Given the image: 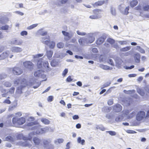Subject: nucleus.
I'll use <instances>...</instances> for the list:
<instances>
[{"label": "nucleus", "instance_id": "f257e3e1", "mask_svg": "<svg viewBox=\"0 0 149 149\" xmlns=\"http://www.w3.org/2000/svg\"><path fill=\"white\" fill-rule=\"evenodd\" d=\"M26 122L25 118L23 117L17 118L15 117L12 118V123L14 126L18 127L24 124Z\"/></svg>", "mask_w": 149, "mask_h": 149}, {"label": "nucleus", "instance_id": "f03ea898", "mask_svg": "<svg viewBox=\"0 0 149 149\" xmlns=\"http://www.w3.org/2000/svg\"><path fill=\"white\" fill-rule=\"evenodd\" d=\"M10 71L12 70L13 73L16 75H19L21 74L23 71L20 68L17 67H14L10 69Z\"/></svg>", "mask_w": 149, "mask_h": 149}, {"label": "nucleus", "instance_id": "7ed1b4c3", "mask_svg": "<svg viewBox=\"0 0 149 149\" xmlns=\"http://www.w3.org/2000/svg\"><path fill=\"white\" fill-rule=\"evenodd\" d=\"M24 67L30 71H32L34 68V64L30 61H26L23 63Z\"/></svg>", "mask_w": 149, "mask_h": 149}, {"label": "nucleus", "instance_id": "20e7f679", "mask_svg": "<svg viewBox=\"0 0 149 149\" xmlns=\"http://www.w3.org/2000/svg\"><path fill=\"white\" fill-rule=\"evenodd\" d=\"M146 118L145 113L143 111H140L137 113L136 118L137 120L140 121Z\"/></svg>", "mask_w": 149, "mask_h": 149}, {"label": "nucleus", "instance_id": "39448f33", "mask_svg": "<svg viewBox=\"0 0 149 149\" xmlns=\"http://www.w3.org/2000/svg\"><path fill=\"white\" fill-rule=\"evenodd\" d=\"M102 11L100 9H96L94 11V19H97L100 18L101 16Z\"/></svg>", "mask_w": 149, "mask_h": 149}, {"label": "nucleus", "instance_id": "423d86ee", "mask_svg": "<svg viewBox=\"0 0 149 149\" xmlns=\"http://www.w3.org/2000/svg\"><path fill=\"white\" fill-rule=\"evenodd\" d=\"M113 109L116 112H118L122 110V107L119 104H116L113 106Z\"/></svg>", "mask_w": 149, "mask_h": 149}, {"label": "nucleus", "instance_id": "0eeeda50", "mask_svg": "<svg viewBox=\"0 0 149 149\" xmlns=\"http://www.w3.org/2000/svg\"><path fill=\"white\" fill-rule=\"evenodd\" d=\"M106 38V37L105 36H102L100 37L96 41V44L98 45L102 44Z\"/></svg>", "mask_w": 149, "mask_h": 149}, {"label": "nucleus", "instance_id": "6e6552de", "mask_svg": "<svg viewBox=\"0 0 149 149\" xmlns=\"http://www.w3.org/2000/svg\"><path fill=\"white\" fill-rule=\"evenodd\" d=\"M47 132V130L45 128H38L36 131L37 134H42L45 133Z\"/></svg>", "mask_w": 149, "mask_h": 149}, {"label": "nucleus", "instance_id": "1a4fd4ad", "mask_svg": "<svg viewBox=\"0 0 149 149\" xmlns=\"http://www.w3.org/2000/svg\"><path fill=\"white\" fill-rule=\"evenodd\" d=\"M141 56L139 53L135 54L134 56V58L136 62L139 63L140 62Z\"/></svg>", "mask_w": 149, "mask_h": 149}, {"label": "nucleus", "instance_id": "9d476101", "mask_svg": "<svg viewBox=\"0 0 149 149\" xmlns=\"http://www.w3.org/2000/svg\"><path fill=\"white\" fill-rule=\"evenodd\" d=\"M62 32L63 35L67 37L66 38H64L65 40H68L71 37L70 36V34L68 32H66L64 31H62Z\"/></svg>", "mask_w": 149, "mask_h": 149}, {"label": "nucleus", "instance_id": "9b49d317", "mask_svg": "<svg viewBox=\"0 0 149 149\" xmlns=\"http://www.w3.org/2000/svg\"><path fill=\"white\" fill-rule=\"evenodd\" d=\"M8 54L7 52H3L0 55V60L4 59L8 57Z\"/></svg>", "mask_w": 149, "mask_h": 149}, {"label": "nucleus", "instance_id": "f8f14e48", "mask_svg": "<svg viewBox=\"0 0 149 149\" xmlns=\"http://www.w3.org/2000/svg\"><path fill=\"white\" fill-rule=\"evenodd\" d=\"M44 67L46 68V71H49L51 70V69L49 66V64L48 61H45L43 63Z\"/></svg>", "mask_w": 149, "mask_h": 149}, {"label": "nucleus", "instance_id": "ddd939ff", "mask_svg": "<svg viewBox=\"0 0 149 149\" xmlns=\"http://www.w3.org/2000/svg\"><path fill=\"white\" fill-rule=\"evenodd\" d=\"M22 49L19 47H14L12 48V51L14 52H19L22 51Z\"/></svg>", "mask_w": 149, "mask_h": 149}, {"label": "nucleus", "instance_id": "4468645a", "mask_svg": "<svg viewBox=\"0 0 149 149\" xmlns=\"http://www.w3.org/2000/svg\"><path fill=\"white\" fill-rule=\"evenodd\" d=\"M33 141L36 145H39L41 141L40 139L36 137L33 138Z\"/></svg>", "mask_w": 149, "mask_h": 149}, {"label": "nucleus", "instance_id": "2eb2a0df", "mask_svg": "<svg viewBox=\"0 0 149 149\" xmlns=\"http://www.w3.org/2000/svg\"><path fill=\"white\" fill-rule=\"evenodd\" d=\"M53 54V52L51 50L47 51L46 52V55L49 59H50Z\"/></svg>", "mask_w": 149, "mask_h": 149}, {"label": "nucleus", "instance_id": "dca6fc26", "mask_svg": "<svg viewBox=\"0 0 149 149\" xmlns=\"http://www.w3.org/2000/svg\"><path fill=\"white\" fill-rule=\"evenodd\" d=\"M21 84H22L21 87V89L27 86V84L26 79H23L21 82Z\"/></svg>", "mask_w": 149, "mask_h": 149}, {"label": "nucleus", "instance_id": "f3484780", "mask_svg": "<svg viewBox=\"0 0 149 149\" xmlns=\"http://www.w3.org/2000/svg\"><path fill=\"white\" fill-rule=\"evenodd\" d=\"M41 121L45 125H48L50 123V121L48 119L45 118H42Z\"/></svg>", "mask_w": 149, "mask_h": 149}, {"label": "nucleus", "instance_id": "a211bd4d", "mask_svg": "<svg viewBox=\"0 0 149 149\" xmlns=\"http://www.w3.org/2000/svg\"><path fill=\"white\" fill-rule=\"evenodd\" d=\"M104 3V0L99 1L95 3V5L96 6H101Z\"/></svg>", "mask_w": 149, "mask_h": 149}, {"label": "nucleus", "instance_id": "6ab92c4d", "mask_svg": "<svg viewBox=\"0 0 149 149\" xmlns=\"http://www.w3.org/2000/svg\"><path fill=\"white\" fill-rule=\"evenodd\" d=\"M138 1L136 0H133L130 2V6L132 7H134L138 4Z\"/></svg>", "mask_w": 149, "mask_h": 149}, {"label": "nucleus", "instance_id": "aec40b11", "mask_svg": "<svg viewBox=\"0 0 149 149\" xmlns=\"http://www.w3.org/2000/svg\"><path fill=\"white\" fill-rule=\"evenodd\" d=\"M43 64L42 59H41L39 60L37 63V66L38 68H40L42 67V65Z\"/></svg>", "mask_w": 149, "mask_h": 149}, {"label": "nucleus", "instance_id": "412c9836", "mask_svg": "<svg viewBox=\"0 0 149 149\" xmlns=\"http://www.w3.org/2000/svg\"><path fill=\"white\" fill-rule=\"evenodd\" d=\"M22 43V40H15L13 42V44L17 45H21Z\"/></svg>", "mask_w": 149, "mask_h": 149}, {"label": "nucleus", "instance_id": "4be33fe9", "mask_svg": "<svg viewBox=\"0 0 149 149\" xmlns=\"http://www.w3.org/2000/svg\"><path fill=\"white\" fill-rule=\"evenodd\" d=\"M86 41V40L85 39L83 38H81L79 40V42L80 45H84Z\"/></svg>", "mask_w": 149, "mask_h": 149}, {"label": "nucleus", "instance_id": "5701e85b", "mask_svg": "<svg viewBox=\"0 0 149 149\" xmlns=\"http://www.w3.org/2000/svg\"><path fill=\"white\" fill-rule=\"evenodd\" d=\"M41 74V71L40 70H39L35 71L34 73V75L36 77H39L40 76Z\"/></svg>", "mask_w": 149, "mask_h": 149}, {"label": "nucleus", "instance_id": "b1692460", "mask_svg": "<svg viewBox=\"0 0 149 149\" xmlns=\"http://www.w3.org/2000/svg\"><path fill=\"white\" fill-rule=\"evenodd\" d=\"M77 141L78 143H81L82 145H84L85 143V140L84 139L81 140V137H79L77 139Z\"/></svg>", "mask_w": 149, "mask_h": 149}, {"label": "nucleus", "instance_id": "393cba45", "mask_svg": "<svg viewBox=\"0 0 149 149\" xmlns=\"http://www.w3.org/2000/svg\"><path fill=\"white\" fill-rule=\"evenodd\" d=\"M107 42L111 44L112 45L115 42V40L112 38H109L107 39Z\"/></svg>", "mask_w": 149, "mask_h": 149}, {"label": "nucleus", "instance_id": "a878e982", "mask_svg": "<svg viewBox=\"0 0 149 149\" xmlns=\"http://www.w3.org/2000/svg\"><path fill=\"white\" fill-rule=\"evenodd\" d=\"M137 93L141 96H143L145 94L143 91L141 89L138 88L137 90Z\"/></svg>", "mask_w": 149, "mask_h": 149}, {"label": "nucleus", "instance_id": "bb28decb", "mask_svg": "<svg viewBox=\"0 0 149 149\" xmlns=\"http://www.w3.org/2000/svg\"><path fill=\"white\" fill-rule=\"evenodd\" d=\"M130 48V47L127 46L121 49L120 50L121 52H126L129 50Z\"/></svg>", "mask_w": 149, "mask_h": 149}, {"label": "nucleus", "instance_id": "cd10ccee", "mask_svg": "<svg viewBox=\"0 0 149 149\" xmlns=\"http://www.w3.org/2000/svg\"><path fill=\"white\" fill-rule=\"evenodd\" d=\"M57 46L58 48H62L64 46V44L62 42H59L57 44Z\"/></svg>", "mask_w": 149, "mask_h": 149}, {"label": "nucleus", "instance_id": "c85d7f7f", "mask_svg": "<svg viewBox=\"0 0 149 149\" xmlns=\"http://www.w3.org/2000/svg\"><path fill=\"white\" fill-rule=\"evenodd\" d=\"M38 25V24H33L28 26L27 27V29L28 30L32 29H33L34 28H35V27H36Z\"/></svg>", "mask_w": 149, "mask_h": 149}, {"label": "nucleus", "instance_id": "c756f323", "mask_svg": "<svg viewBox=\"0 0 149 149\" xmlns=\"http://www.w3.org/2000/svg\"><path fill=\"white\" fill-rule=\"evenodd\" d=\"M50 64L52 67H55L57 65V62L54 60H53L51 61Z\"/></svg>", "mask_w": 149, "mask_h": 149}, {"label": "nucleus", "instance_id": "7c9ffc66", "mask_svg": "<svg viewBox=\"0 0 149 149\" xmlns=\"http://www.w3.org/2000/svg\"><path fill=\"white\" fill-rule=\"evenodd\" d=\"M49 45V47L50 48L53 49L55 47V43L53 41H51Z\"/></svg>", "mask_w": 149, "mask_h": 149}, {"label": "nucleus", "instance_id": "2f4dec72", "mask_svg": "<svg viewBox=\"0 0 149 149\" xmlns=\"http://www.w3.org/2000/svg\"><path fill=\"white\" fill-rule=\"evenodd\" d=\"M118 42L121 45H126L127 44V41L126 40L120 41Z\"/></svg>", "mask_w": 149, "mask_h": 149}, {"label": "nucleus", "instance_id": "473e14b6", "mask_svg": "<svg viewBox=\"0 0 149 149\" xmlns=\"http://www.w3.org/2000/svg\"><path fill=\"white\" fill-rule=\"evenodd\" d=\"M15 7L17 8H22L23 7V4L22 3L16 4L15 5Z\"/></svg>", "mask_w": 149, "mask_h": 149}, {"label": "nucleus", "instance_id": "72a5a7b5", "mask_svg": "<svg viewBox=\"0 0 149 149\" xmlns=\"http://www.w3.org/2000/svg\"><path fill=\"white\" fill-rule=\"evenodd\" d=\"M4 85L5 86L8 87H10L11 86V84L9 82H6L4 84Z\"/></svg>", "mask_w": 149, "mask_h": 149}, {"label": "nucleus", "instance_id": "f704fd0d", "mask_svg": "<svg viewBox=\"0 0 149 149\" xmlns=\"http://www.w3.org/2000/svg\"><path fill=\"white\" fill-rule=\"evenodd\" d=\"M9 26L8 25H6L5 26H2L1 27V29L2 30H8L9 28Z\"/></svg>", "mask_w": 149, "mask_h": 149}, {"label": "nucleus", "instance_id": "c9c22d12", "mask_svg": "<svg viewBox=\"0 0 149 149\" xmlns=\"http://www.w3.org/2000/svg\"><path fill=\"white\" fill-rule=\"evenodd\" d=\"M143 10L148 11L149 10V5H146L144 6L143 8Z\"/></svg>", "mask_w": 149, "mask_h": 149}, {"label": "nucleus", "instance_id": "e433bc0d", "mask_svg": "<svg viewBox=\"0 0 149 149\" xmlns=\"http://www.w3.org/2000/svg\"><path fill=\"white\" fill-rule=\"evenodd\" d=\"M111 13L113 15H115L116 14V11L115 8H111Z\"/></svg>", "mask_w": 149, "mask_h": 149}, {"label": "nucleus", "instance_id": "4c0bfd02", "mask_svg": "<svg viewBox=\"0 0 149 149\" xmlns=\"http://www.w3.org/2000/svg\"><path fill=\"white\" fill-rule=\"evenodd\" d=\"M136 114V113L135 112L133 111L132 112L128 117V118H130L133 117Z\"/></svg>", "mask_w": 149, "mask_h": 149}, {"label": "nucleus", "instance_id": "58836bf2", "mask_svg": "<svg viewBox=\"0 0 149 149\" xmlns=\"http://www.w3.org/2000/svg\"><path fill=\"white\" fill-rule=\"evenodd\" d=\"M15 88L14 87H12L9 89V92L10 94H13L14 93Z\"/></svg>", "mask_w": 149, "mask_h": 149}, {"label": "nucleus", "instance_id": "ea45409f", "mask_svg": "<svg viewBox=\"0 0 149 149\" xmlns=\"http://www.w3.org/2000/svg\"><path fill=\"white\" fill-rule=\"evenodd\" d=\"M129 10V7L128 6L126 8L124 11V14L125 15H127L129 13L128 11Z\"/></svg>", "mask_w": 149, "mask_h": 149}, {"label": "nucleus", "instance_id": "a19ab883", "mask_svg": "<svg viewBox=\"0 0 149 149\" xmlns=\"http://www.w3.org/2000/svg\"><path fill=\"white\" fill-rule=\"evenodd\" d=\"M72 79L70 76H69L66 79V81L68 82H70L72 81Z\"/></svg>", "mask_w": 149, "mask_h": 149}, {"label": "nucleus", "instance_id": "79ce46f5", "mask_svg": "<svg viewBox=\"0 0 149 149\" xmlns=\"http://www.w3.org/2000/svg\"><path fill=\"white\" fill-rule=\"evenodd\" d=\"M27 34V32L25 31H22L20 33V34L22 36H26Z\"/></svg>", "mask_w": 149, "mask_h": 149}, {"label": "nucleus", "instance_id": "37998d69", "mask_svg": "<svg viewBox=\"0 0 149 149\" xmlns=\"http://www.w3.org/2000/svg\"><path fill=\"white\" fill-rule=\"evenodd\" d=\"M68 69H65L63 72L62 75L63 76H65L66 75V74L68 73Z\"/></svg>", "mask_w": 149, "mask_h": 149}, {"label": "nucleus", "instance_id": "c03bdc74", "mask_svg": "<svg viewBox=\"0 0 149 149\" xmlns=\"http://www.w3.org/2000/svg\"><path fill=\"white\" fill-rule=\"evenodd\" d=\"M77 34L80 36H84L86 34V33L84 32H81L79 31H77Z\"/></svg>", "mask_w": 149, "mask_h": 149}, {"label": "nucleus", "instance_id": "a18cd8bd", "mask_svg": "<svg viewBox=\"0 0 149 149\" xmlns=\"http://www.w3.org/2000/svg\"><path fill=\"white\" fill-rule=\"evenodd\" d=\"M113 99H110L108 101V104L109 105H111L113 104Z\"/></svg>", "mask_w": 149, "mask_h": 149}, {"label": "nucleus", "instance_id": "49530a36", "mask_svg": "<svg viewBox=\"0 0 149 149\" xmlns=\"http://www.w3.org/2000/svg\"><path fill=\"white\" fill-rule=\"evenodd\" d=\"M20 81V79H17L14 81V84H15L18 85L19 84Z\"/></svg>", "mask_w": 149, "mask_h": 149}, {"label": "nucleus", "instance_id": "de8ad7c7", "mask_svg": "<svg viewBox=\"0 0 149 149\" xmlns=\"http://www.w3.org/2000/svg\"><path fill=\"white\" fill-rule=\"evenodd\" d=\"M108 132L110 135L111 136L115 135L116 134V132L114 131H108Z\"/></svg>", "mask_w": 149, "mask_h": 149}, {"label": "nucleus", "instance_id": "09e8293b", "mask_svg": "<svg viewBox=\"0 0 149 149\" xmlns=\"http://www.w3.org/2000/svg\"><path fill=\"white\" fill-rule=\"evenodd\" d=\"M6 140L8 141H10L12 140V138L11 136H8L6 138Z\"/></svg>", "mask_w": 149, "mask_h": 149}, {"label": "nucleus", "instance_id": "8fccbe9b", "mask_svg": "<svg viewBox=\"0 0 149 149\" xmlns=\"http://www.w3.org/2000/svg\"><path fill=\"white\" fill-rule=\"evenodd\" d=\"M47 33V31H41L40 33V34L42 36H45L46 35Z\"/></svg>", "mask_w": 149, "mask_h": 149}, {"label": "nucleus", "instance_id": "3c124183", "mask_svg": "<svg viewBox=\"0 0 149 149\" xmlns=\"http://www.w3.org/2000/svg\"><path fill=\"white\" fill-rule=\"evenodd\" d=\"M123 92L127 94H131L132 93V91L131 90L126 91V90H124Z\"/></svg>", "mask_w": 149, "mask_h": 149}, {"label": "nucleus", "instance_id": "603ef678", "mask_svg": "<svg viewBox=\"0 0 149 149\" xmlns=\"http://www.w3.org/2000/svg\"><path fill=\"white\" fill-rule=\"evenodd\" d=\"M53 97L52 96H49L47 99L48 101L49 102H51L53 101Z\"/></svg>", "mask_w": 149, "mask_h": 149}, {"label": "nucleus", "instance_id": "864d4df0", "mask_svg": "<svg viewBox=\"0 0 149 149\" xmlns=\"http://www.w3.org/2000/svg\"><path fill=\"white\" fill-rule=\"evenodd\" d=\"M51 41L49 40H46L45 41L43 42H42L44 43L46 45H48L49 44Z\"/></svg>", "mask_w": 149, "mask_h": 149}, {"label": "nucleus", "instance_id": "5fc2aeb1", "mask_svg": "<svg viewBox=\"0 0 149 149\" xmlns=\"http://www.w3.org/2000/svg\"><path fill=\"white\" fill-rule=\"evenodd\" d=\"M3 102L4 103H6V104H10L11 103L10 101V100H9L8 99L5 100L3 101Z\"/></svg>", "mask_w": 149, "mask_h": 149}, {"label": "nucleus", "instance_id": "6e6d98bb", "mask_svg": "<svg viewBox=\"0 0 149 149\" xmlns=\"http://www.w3.org/2000/svg\"><path fill=\"white\" fill-rule=\"evenodd\" d=\"M15 13L21 16H22L24 15V13H23L19 11H16L15 12Z\"/></svg>", "mask_w": 149, "mask_h": 149}, {"label": "nucleus", "instance_id": "4d7b16f0", "mask_svg": "<svg viewBox=\"0 0 149 149\" xmlns=\"http://www.w3.org/2000/svg\"><path fill=\"white\" fill-rule=\"evenodd\" d=\"M108 63L111 65H114L112 59H109L108 61Z\"/></svg>", "mask_w": 149, "mask_h": 149}, {"label": "nucleus", "instance_id": "13d9d810", "mask_svg": "<svg viewBox=\"0 0 149 149\" xmlns=\"http://www.w3.org/2000/svg\"><path fill=\"white\" fill-rule=\"evenodd\" d=\"M0 90L2 93H5L6 92V90L3 89L2 86L0 87Z\"/></svg>", "mask_w": 149, "mask_h": 149}, {"label": "nucleus", "instance_id": "bf43d9fd", "mask_svg": "<svg viewBox=\"0 0 149 149\" xmlns=\"http://www.w3.org/2000/svg\"><path fill=\"white\" fill-rule=\"evenodd\" d=\"M41 84L39 82H38L37 83V85L36 86H33V88H38L40 85Z\"/></svg>", "mask_w": 149, "mask_h": 149}, {"label": "nucleus", "instance_id": "052dcab7", "mask_svg": "<svg viewBox=\"0 0 149 149\" xmlns=\"http://www.w3.org/2000/svg\"><path fill=\"white\" fill-rule=\"evenodd\" d=\"M43 143L44 145H46L48 144L49 142L47 140H45L43 141Z\"/></svg>", "mask_w": 149, "mask_h": 149}, {"label": "nucleus", "instance_id": "680f3d73", "mask_svg": "<svg viewBox=\"0 0 149 149\" xmlns=\"http://www.w3.org/2000/svg\"><path fill=\"white\" fill-rule=\"evenodd\" d=\"M73 119L74 120L77 119L79 118V117L78 115H75L73 116Z\"/></svg>", "mask_w": 149, "mask_h": 149}, {"label": "nucleus", "instance_id": "e2e57ef3", "mask_svg": "<svg viewBox=\"0 0 149 149\" xmlns=\"http://www.w3.org/2000/svg\"><path fill=\"white\" fill-rule=\"evenodd\" d=\"M51 87L50 86L48 87L42 93H44L48 91L50 89Z\"/></svg>", "mask_w": 149, "mask_h": 149}, {"label": "nucleus", "instance_id": "0e129e2a", "mask_svg": "<svg viewBox=\"0 0 149 149\" xmlns=\"http://www.w3.org/2000/svg\"><path fill=\"white\" fill-rule=\"evenodd\" d=\"M35 124L34 122H31L28 123L27 124V125L28 126H31L34 125Z\"/></svg>", "mask_w": 149, "mask_h": 149}, {"label": "nucleus", "instance_id": "69168bd1", "mask_svg": "<svg viewBox=\"0 0 149 149\" xmlns=\"http://www.w3.org/2000/svg\"><path fill=\"white\" fill-rule=\"evenodd\" d=\"M76 127L77 129L80 128L81 127V125L79 123H78L76 125Z\"/></svg>", "mask_w": 149, "mask_h": 149}, {"label": "nucleus", "instance_id": "338daca9", "mask_svg": "<svg viewBox=\"0 0 149 149\" xmlns=\"http://www.w3.org/2000/svg\"><path fill=\"white\" fill-rule=\"evenodd\" d=\"M77 84L79 86H81L82 85V83L80 81H78L77 83Z\"/></svg>", "mask_w": 149, "mask_h": 149}, {"label": "nucleus", "instance_id": "774afa93", "mask_svg": "<svg viewBox=\"0 0 149 149\" xmlns=\"http://www.w3.org/2000/svg\"><path fill=\"white\" fill-rule=\"evenodd\" d=\"M146 118H149V110L147 112L146 115H145Z\"/></svg>", "mask_w": 149, "mask_h": 149}]
</instances>
